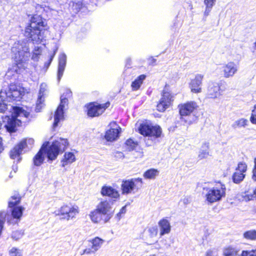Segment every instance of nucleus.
Returning <instances> with one entry per match:
<instances>
[{
    "label": "nucleus",
    "instance_id": "nucleus-1",
    "mask_svg": "<svg viewBox=\"0 0 256 256\" xmlns=\"http://www.w3.org/2000/svg\"><path fill=\"white\" fill-rule=\"evenodd\" d=\"M68 146L67 140L64 138H60L59 140L55 141L48 149H46V146L44 144L34 158V164L36 166H40L44 160L46 153L49 160H54L59 152L64 150Z\"/></svg>",
    "mask_w": 256,
    "mask_h": 256
},
{
    "label": "nucleus",
    "instance_id": "nucleus-2",
    "mask_svg": "<svg viewBox=\"0 0 256 256\" xmlns=\"http://www.w3.org/2000/svg\"><path fill=\"white\" fill-rule=\"evenodd\" d=\"M12 52L17 67L24 70L30 56L28 40H24L15 42L12 48Z\"/></svg>",
    "mask_w": 256,
    "mask_h": 256
},
{
    "label": "nucleus",
    "instance_id": "nucleus-3",
    "mask_svg": "<svg viewBox=\"0 0 256 256\" xmlns=\"http://www.w3.org/2000/svg\"><path fill=\"white\" fill-rule=\"evenodd\" d=\"M46 24L42 18L38 15L34 16L26 28L24 35L34 44H39L43 38V30Z\"/></svg>",
    "mask_w": 256,
    "mask_h": 256
},
{
    "label": "nucleus",
    "instance_id": "nucleus-4",
    "mask_svg": "<svg viewBox=\"0 0 256 256\" xmlns=\"http://www.w3.org/2000/svg\"><path fill=\"white\" fill-rule=\"evenodd\" d=\"M205 190L206 200L210 204L219 202L226 196V186L220 182H217L214 187L206 188Z\"/></svg>",
    "mask_w": 256,
    "mask_h": 256
},
{
    "label": "nucleus",
    "instance_id": "nucleus-5",
    "mask_svg": "<svg viewBox=\"0 0 256 256\" xmlns=\"http://www.w3.org/2000/svg\"><path fill=\"white\" fill-rule=\"evenodd\" d=\"M198 107L197 104L194 101L188 102L178 106L180 120L184 125L188 126L192 124L190 115Z\"/></svg>",
    "mask_w": 256,
    "mask_h": 256
},
{
    "label": "nucleus",
    "instance_id": "nucleus-6",
    "mask_svg": "<svg viewBox=\"0 0 256 256\" xmlns=\"http://www.w3.org/2000/svg\"><path fill=\"white\" fill-rule=\"evenodd\" d=\"M142 180L141 178L123 180L121 185L122 194H134L142 187Z\"/></svg>",
    "mask_w": 256,
    "mask_h": 256
},
{
    "label": "nucleus",
    "instance_id": "nucleus-7",
    "mask_svg": "<svg viewBox=\"0 0 256 256\" xmlns=\"http://www.w3.org/2000/svg\"><path fill=\"white\" fill-rule=\"evenodd\" d=\"M72 96V92L70 90H66V92L60 97V103L56 111L54 116V128L58 126L60 120L64 119V108L68 106V98Z\"/></svg>",
    "mask_w": 256,
    "mask_h": 256
},
{
    "label": "nucleus",
    "instance_id": "nucleus-8",
    "mask_svg": "<svg viewBox=\"0 0 256 256\" xmlns=\"http://www.w3.org/2000/svg\"><path fill=\"white\" fill-rule=\"evenodd\" d=\"M139 132L144 136H151L156 138L160 136L162 130L158 126H152L148 122L141 124L138 128Z\"/></svg>",
    "mask_w": 256,
    "mask_h": 256
},
{
    "label": "nucleus",
    "instance_id": "nucleus-9",
    "mask_svg": "<svg viewBox=\"0 0 256 256\" xmlns=\"http://www.w3.org/2000/svg\"><path fill=\"white\" fill-rule=\"evenodd\" d=\"M79 212V208L77 206L64 204L58 211V215L62 216V219L69 220L74 218Z\"/></svg>",
    "mask_w": 256,
    "mask_h": 256
},
{
    "label": "nucleus",
    "instance_id": "nucleus-10",
    "mask_svg": "<svg viewBox=\"0 0 256 256\" xmlns=\"http://www.w3.org/2000/svg\"><path fill=\"white\" fill-rule=\"evenodd\" d=\"M8 89V92H2V94L14 100L21 98L25 93V90L24 88L13 84H10Z\"/></svg>",
    "mask_w": 256,
    "mask_h": 256
},
{
    "label": "nucleus",
    "instance_id": "nucleus-11",
    "mask_svg": "<svg viewBox=\"0 0 256 256\" xmlns=\"http://www.w3.org/2000/svg\"><path fill=\"white\" fill-rule=\"evenodd\" d=\"M105 217L104 222L106 223L112 217V205L110 202L104 200H102L97 206L96 209Z\"/></svg>",
    "mask_w": 256,
    "mask_h": 256
},
{
    "label": "nucleus",
    "instance_id": "nucleus-12",
    "mask_svg": "<svg viewBox=\"0 0 256 256\" xmlns=\"http://www.w3.org/2000/svg\"><path fill=\"white\" fill-rule=\"evenodd\" d=\"M238 65L233 62H228L222 65L221 68L222 74L224 78L233 77L238 72Z\"/></svg>",
    "mask_w": 256,
    "mask_h": 256
},
{
    "label": "nucleus",
    "instance_id": "nucleus-13",
    "mask_svg": "<svg viewBox=\"0 0 256 256\" xmlns=\"http://www.w3.org/2000/svg\"><path fill=\"white\" fill-rule=\"evenodd\" d=\"M110 104L109 102L104 104H90L88 106V115L91 117L98 116L104 112Z\"/></svg>",
    "mask_w": 256,
    "mask_h": 256
},
{
    "label": "nucleus",
    "instance_id": "nucleus-14",
    "mask_svg": "<svg viewBox=\"0 0 256 256\" xmlns=\"http://www.w3.org/2000/svg\"><path fill=\"white\" fill-rule=\"evenodd\" d=\"M172 96L166 90H163L162 98L157 105V110L160 112H164L170 104Z\"/></svg>",
    "mask_w": 256,
    "mask_h": 256
},
{
    "label": "nucleus",
    "instance_id": "nucleus-15",
    "mask_svg": "<svg viewBox=\"0 0 256 256\" xmlns=\"http://www.w3.org/2000/svg\"><path fill=\"white\" fill-rule=\"evenodd\" d=\"M204 76L197 74L194 78L192 79L190 83V88L193 93L198 94L202 92V84Z\"/></svg>",
    "mask_w": 256,
    "mask_h": 256
},
{
    "label": "nucleus",
    "instance_id": "nucleus-16",
    "mask_svg": "<svg viewBox=\"0 0 256 256\" xmlns=\"http://www.w3.org/2000/svg\"><path fill=\"white\" fill-rule=\"evenodd\" d=\"M207 96L210 98H216L222 95V92L219 84L212 82L208 84L207 90Z\"/></svg>",
    "mask_w": 256,
    "mask_h": 256
},
{
    "label": "nucleus",
    "instance_id": "nucleus-17",
    "mask_svg": "<svg viewBox=\"0 0 256 256\" xmlns=\"http://www.w3.org/2000/svg\"><path fill=\"white\" fill-rule=\"evenodd\" d=\"M22 120H19L14 116L12 113L11 117H7V123L5 125V127L9 132H14L16 130L17 126L21 124Z\"/></svg>",
    "mask_w": 256,
    "mask_h": 256
},
{
    "label": "nucleus",
    "instance_id": "nucleus-18",
    "mask_svg": "<svg viewBox=\"0 0 256 256\" xmlns=\"http://www.w3.org/2000/svg\"><path fill=\"white\" fill-rule=\"evenodd\" d=\"M110 126L112 127H113V128H110L106 131L105 138L108 141L112 142L118 138L120 132L119 129H120V128L117 126L115 122H112Z\"/></svg>",
    "mask_w": 256,
    "mask_h": 256
},
{
    "label": "nucleus",
    "instance_id": "nucleus-19",
    "mask_svg": "<svg viewBox=\"0 0 256 256\" xmlns=\"http://www.w3.org/2000/svg\"><path fill=\"white\" fill-rule=\"evenodd\" d=\"M100 193L103 196H108L112 198H117L120 196L118 191L109 186H102Z\"/></svg>",
    "mask_w": 256,
    "mask_h": 256
},
{
    "label": "nucleus",
    "instance_id": "nucleus-20",
    "mask_svg": "<svg viewBox=\"0 0 256 256\" xmlns=\"http://www.w3.org/2000/svg\"><path fill=\"white\" fill-rule=\"evenodd\" d=\"M47 85L44 84H42L40 86V89L39 91V94L38 99L37 100L36 106V110L38 112H40V109L42 107L41 106L42 104V102H44V98L43 96L46 94L45 92L46 90Z\"/></svg>",
    "mask_w": 256,
    "mask_h": 256
},
{
    "label": "nucleus",
    "instance_id": "nucleus-21",
    "mask_svg": "<svg viewBox=\"0 0 256 256\" xmlns=\"http://www.w3.org/2000/svg\"><path fill=\"white\" fill-rule=\"evenodd\" d=\"M66 62V56L65 54L62 53L59 56L58 68V80L63 75Z\"/></svg>",
    "mask_w": 256,
    "mask_h": 256
},
{
    "label": "nucleus",
    "instance_id": "nucleus-22",
    "mask_svg": "<svg viewBox=\"0 0 256 256\" xmlns=\"http://www.w3.org/2000/svg\"><path fill=\"white\" fill-rule=\"evenodd\" d=\"M210 156V152L209 144L208 142H204L202 144L198 152V158L202 160L208 158Z\"/></svg>",
    "mask_w": 256,
    "mask_h": 256
},
{
    "label": "nucleus",
    "instance_id": "nucleus-23",
    "mask_svg": "<svg viewBox=\"0 0 256 256\" xmlns=\"http://www.w3.org/2000/svg\"><path fill=\"white\" fill-rule=\"evenodd\" d=\"M10 109L12 110V114H14V116L16 117L17 118H20V120H22V118H28L30 116V113L24 110H23L22 108H19V107H12L10 106Z\"/></svg>",
    "mask_w": 256,
    "mask_h": 256
},
{
    "label": "nucleus",
    "instance_id": "nucleus-24",
    "mask_svg": "<svg viewBox=\"0 0 256 256\" xmlns=\"http://www.w3.org/2000/svg\"><path fill=\"white\" fill-rule=\"evenodd\" d=\"M24 148L22 147L20 144L16 145L10 152V156L12 159L18 158V161L20 160V155L24 151Z\"/></svg>",
    "mask_w": 256,
    "mask_h": 256
},
{
    "label": "nucleus",
    "instance_id": "nucleus-25",
    "mask_svg": "<svg viewBox=\"0 0 256 256\" xmlns=\"http://www.w3.org/2000/svg\"><path fill=\"white\" fill-rule=\"evenodd\" d=\"M75 160L76 157L72 152H66L64 156V158L62 161V166L64 167L74 162Z\"/></svg>",
    "mask_w": 256,
    "mask_h": 256
},
{
    "label": "nucleus",
    "instance_id": "nucleus-26",
    "mask_svg": "<svg viewBox=\"0 0 256 256\" xmlns=\"http://www.w3.org/2000/svg\"><path fill=\"white\" fill-rule=\"evenodd\" d=\"M146 76L144 74H142L138 76L131 84V87L132 90H137L140 88Z\"/></svg>",
    "mask_w": 256,
    "mask_h": 256
},
{
    "label": "nucleus",
    "instance_id": "nucleus-27",
    "mask_svg": "<svg viewBox=\"0 0 256 256\" xmlns=\"http://www.w3.org/2000/svg\"><path fill=\"white\" fill-rule=\"evenodd\" d=\"M248 120L247 119L241 118L236 120L232 124V127L234 129L240 128H245L246 126H248Z\"/></svg>",
    "mask_w": 256,
    "mask_h": 256
},
{
    "label": "nucleus",
    "instance_id": "nucleus-28",
    "mask_svg": "<svg viewBox=\"0 0 256 256\" xmlns=\"http://www.w3.org/2000/svg\"><path fill=\"white\" fill-rule=\"evenodd\" d=\"M102 216L103 215L96 210L92 212L90 214V219L94 223L104 222V220L102 222Z\"/></svg>",
    "mask_w": 256,
    "mask_h": 256
},
{
    "label": "nucleus",
    "instance_id": "nucleus-29",
    "mask_svg": "<svg viewBox=\"0 0 256 256\" xmlns=\"http://www.w3.org/2000/svg\"><path fill=\"white\" fill-rule=\"evenodd\" d=\"M90 242L92 244V246L94 251L96 252L101 248L104 240L98 237H96L90 240Z\"/></svg>",
    "mask_w": 256,
    "mask_h": 256
},
{
    "label": "nucleus",
    "instance_id": "nucleus-30",
    "mask_svg": "<svg viewBox=\"0 0 256 256\" xmlns=\"http://www.w3.org/2000/svg\"><path fill=\"white\" fill-rule=\"evenodd\" d=\"M19 144L24 148V151H26L32 148L34 144V140L31 138H26L22 140Z\"/></svg>",
    "mask_w": 256,
    "mask_h": 256
},
{
    "label": "nucleus",
    "instance_id": "nucleus-31",
    "mask_svg": "<svg viewBox=\"0 0 256 256\" xmlns=\"http://www.w3.org/2000/svg\"><path fill=\"white\" fill-rule=\"evenodd\" d=\"M240 250L235 248L228 246L224 248L223 254L224 256H236L239 255Z\"/></svg>",
    "mask_w": 256,
    "mask_h": 256
},
{
    "label": "nucleus",
    "instance_id": "nucleus-32",
    "mask_svg": "<svg viewBox=\"0 0 256 256\" xmlns=\"http://www.w3.org/2000/svg\"><path fill=\"white\" fill-rule=\"evenodd\" d=\"M243 198L246 202L256 200V188L254 190H249L246 192Z\"/></svg>",
    "mask_w": 256,
    "mask_h": 256
},
{
    "label": "nucleus",
    "instance_id": "nucleus-33",
    "mask_svg": "<svg viewBox=\"0 0 256 256\" xmlns=\"http://www.w3.org/2000/svg\"><path fill=\"white\" fill-rule=\"evenodd\" d=\"M159 174L158 170L154 168H150L146 170L143 174L144 177L147 179H154Z\"/></svg>",
    "mask_w": 256,
    "mask_h": 256
},
{
    "label": "nucleus",
    "instance_id": "nucleus-34",
    "mask_svg": "<svg viewBox=\"0 0 256 256\" xmlns=\"http://www.w3.org/2000/svg\"><path fill=\"white\" fill-rule=\"evenodd\" d=\"M216 0H204V2L206 6L204 15L207 16L209 14Z\"/></svg>",
    "mask_w": 256,
    "mask_h": 256
},
{
    "label": "nucleus",
    "instance_id": "nucleus-35",
    "mask_svg": "<svg viewBox=\"0 0 256 256\" xmlns=\"http://www.w3.org/2000/svg\"><path fill=\"white\" fill-rule=\"evenodd\" d=\"M23 208L22 207L16 206L14 208L12 211V216L14 218L16 219L15 222H18V220L20 218L22 215Z\"/></svg>",
    "mask_w": 256,
    "mask_h": 256
},
{
    "label": "nucleus",
    "instance_id": "nucleus-36",
    "mask_svg": "<svg viewBox=\"0 0 256 256\" xmlns=\"http://www.w3.org/2000/svg\"><path fill=\"white\" fill-rule=\"evenodd\" d=\"M244 178V175L243 173L236 170L232 176L233 181L236 184L240 183L242 182Z\"/></svg>",
    "mask_w": 256,
    "mask_h": 256
},
{
    "label": "nucleus",
    "instance_id": "nucleus-37",
    "mask_svg": "<svg viewBox=\"0 0 256 256\" xmlns=\"http://www.w3.org/2000/svg\"><path fill=\"white\" fill-rule=\"evenodd\" d=\"M10 256H22V250L16 247H12L8 250Z\"/></svg>",
    "mask_w": 256,
    "mask_h": 256
},
{
    "label": "nucleus",
    "instance_id": "nucleus-38",
    "mask_svg": "<svg viewBox=\"0 0 256 256\" xmlns=\"http://www.w3.org/2000/svg\"><path fill=\"white\" fill-rule=\"evenodd\" d=\"M244 236L248 240H256V230H250L246 232L244 234Z\"/></svg>",
    "mask_w": 256,
    "mask_h": 256
},
{
    "label": "nucleus",
    "instance_id": "nucleus-39",
    "mask_svg": "<svg viewBox=\"0 0 256 256\" xmlns=\"http://www.w3.org/2000/svg\"><path fill=\"white\" fill-rule=\"evenodd\" d=\"M4 94L2 92H1L0 93V112H4L8 108V106L4 102Z\"/></svg>",
    "mask_w": 256,
    "mask_h": 256
},
{
    "label": "nucleus",
    "instance_id": "nucleus-40",
    "mask_svg": "<svg viewBox=\"0 0 256 256\" xmlns=\"http://www.w3.org/2000/svg\"><path fill=\"white\" fill-rule=\"evenodd\" d=\"M20 201V197L18 194H15L12 196L10 200L8 202V206L12 208L17 205Z\"/></svg>",
    "mask_w": 256,
    "mask_h": 256
},
{
    "label": "nucleus",
    "instance_id": "nucleus-41",
    "mask_svg": "<svg viewBox=\"0 0 256 256\" xmlns=\"http://www.w3.org/2000/svg\"><path fill=\"white\" fill-rule=\"evenodd\" d=\"M158 227L160 230V236H163L164 234H168L170 232V225H158Z\"/></svg>",
    "mask_w": 256,
    "mask_h": 256
},
{
    "label": "nucleus",
    "instance_id": "nucleus-42",
    "mask_svg": "<svg viewBox=\"0 0 256 256\" xmlns=\"http://www.w3.org/2000/svg\"><path fill=\"white\" fill-rule=\"evenodd\" d=\"M126 149L130 151L135 148L137 146V143L134 142L132 140L129 139L126 141Z\"/></svg>",
    "mask_w": 256,
    "mask_h": 256
},
{
    "label": "nucleus",
    "instance_id": "nucleus-43",
    "mask_svg": "<svg viewBox=\"0 0 256 256\" xmlns=\"http://www.w3.org/2000/svg\"><path fill=\"white\" fill-rule=\"evenodd\" d=\"M24 234L23 230H16L12 232V238L16 240L20 239Z\"/></svg>",
    "mask_w": 256,
    "mask_h": 256
},
{
    "label": "nucleus",
    "instance_id": "nucleus-44",
    "mask_svg": "<svg viewBox=\"0 0 256 256\" xmlns=\"http://www.w3.org/2000/svg\"><path fill=\"white\" fill-rule=\"evenodd\" d=\"M148 232L150 238H156L158 232V226H156L152 227L148 230Z\"/></svg>",
    "mask_w": 256,
    "mask_h": 256
},
{
    "label": "nucleus",
    "instance_id": "nucleus-45",
    "mask_svg": "<svg viewBox=\"0 0 256 256\" xmlns=\"http://www.w3.org/2000/svg\"><path fill=\"white\" fill-rule=\"evenodd\" d=\"M241 256H256V248L251 250H242Z\"/></svg>",
    "mask_w": 256,
    "mask_h": 256
},
{
    "label": "nucleus",
    "instance_id": "nucleus-46",
    "mask_svg": "<svg viewBox=\"0 0 256 256\" xmlns=\"http://www.w3.org/2000/svg\"><path fill=\"white\" fill-rule=\"evenodd\" d=\"M10 216L6 213L2 212L0 213V224H4L6 220H8Z\"/></svg>",
    "mask_w": 256,
    "mask_h": 256
},
{
    "label": "nucleus",
    "instance_id": "nucleus-47",
    "mask_svg": "<svg viewBox=\"0 0 256 256\" xmlns=\"http://www.w3.org/2000/svg\"><path fill=\"white\" fill-rule=\"evenodd\" d=\"M250 121L252 124H256V104L254 106V109L252 112Z\"/></svg>",
    "mask_w": 256,
    "mask_h": 256
},
{
    "label": "nucleus",
    "instance_id": "nucleus-48",
    "mask_svg": "<svg viewBox=\"0 0 256 256\" xmlns=\"http://www.w3.org/2000/svg\"><path fill=\"white\" fill-rule=\"evenodd\" d=\"M246 170V165L245 164L240 163L238 165V168L236 170V171L244 173Z\"/></svg>",
    "mask_w": 256,
    "mask_h": 256
},
{
    "label": "nucleus",
    "instance_id": "nucleus-49",
    "mask_svg": "<svg viewBox=\"0 0 256 256\" xmlns=\"http://www.w3.org/2000/svg\"><path fill=\"white\" fill-rule=\"evenodd\" d=\"M41 52V50L40 48L39 47H35L34 50V54L32 56V59L36 60L37 59L38 56L40 54V53Z\"/></svg>",
    "mask_w": 256,
    "mask_h": 256
},
{
    "label": "nucleus",
    "instance_id": "nucleus-50",
    "mask_svg": "<svg viewBox=\"0 0 256 256\" xmlns=\"http://www.w3.org/2000/svg\"><path fill=\"white\" fill-rule=\"evenodd\" d=\"M191 201V198L190 196H186L181 199V202H182L184 204L186 205L190 203Z\"/></svg>",
    "mask_w": 256,
    "mask_h": 256
},
{
    "label": "nucleus",
    "instance_id": "nucleus-51",
    "mask_svg": "<svg viewBox=\"0 0 256 256\" xmlns=\"http://www.w3.org/2000/svg\"><path fill=\"white\" fill-rule=\"evenodd\" d=\"M96 252V251H94V249L92 248V246L91 248H86L84 250V252H86V254H94Z\"/></svg>",
    "mask_w": 256,
    "mask_h": 256
},
{
    "label": "nucleus",
    "instance_id": "nucleus-52",
    "mask_svg": "<svg viewBox=\"0 0 256 256\" xmlns=\"http://www.w3.org/2000/svg\"><path fill=\"white\" fill-rule=\"evenodd\" d=\"M126 212V206H123L120 210V212L117 214L118 219H120V216L122 214H124Z\"/></svg>",
    "mask_w": 256,
    "mask_h": 256
},
{
    "label": "nucleus",
    "instance_id": "nucleus-53",
    "mask_svg": "<svg viewBox=\"0 0 256 256\" xmlns=\"http://www.w3.org/2000/svg\"><path fill=\"white\" fill-rule=\"evenodd\" d=\"M114 156L117 158H124V154L120 152H116L115 153Z\"/></svg>",
    "mask_w": 256,
    "mask_h": 256
},
{
    "label": "nucleus",
    "instance_id": "nucleus-54",
    "mask_svg": "<svg viewBox=\"0 0 256 256\" xmlns=\"http://www.w3.org/2000/svg\"><path fill=\"white\" fill-rule=\"evenodd\" d=\"M159 224H170V220H168V218H164L162 220H161L158 223Z\"/></svg>",
    "mask_w": 256,
    "mask_h": 256
},
{
    "label": "nucleus",
    "instance_id": "nucleus-55",
    "mask_svg": "<svg viewBox=\"0 0 256 256\" xmlns=\"http://www.w3.org/2000/svg\"><path fill=\"white\" fill-rule=\"evenodd\" d=\"M214 251L212 250H208L206 254V256H214Z\"/></svg>",
    "mask_w": 256,
    "mask_h": 256
},
{
    "label": "nucleus",
    "instance_id": "nucleus-56",
    "mask_svg": "<svg viewBox=\"0 0 256 256\" xmlns=\"http://www.w3.org/2000/svg\"><path fill=\"white\" fill-rule=\"evenodd\" d=\"M252 179L256 181V169L253 170Z\"/></svg>",
    "mask_w": 256,
    "mask_h": 256
},
{
    "label": "nucleus",
    "instance_id": "nucleus-57",
    "mask_svg": "<svg viewBox=\"0 0 256 256\" xmlns=\"http://www.w3.org/2000/svg\"><path fill=\"white\" fill-rule=\"evenodd\" d=\"M0 2L3 4H5L6 3L8 2V0H0Z\"/></svg>",
    "mask_w": 256,
    "mask_h": 256
},
{
    "label": "nucleus",
    "instance_id": "nucleus-58",
    "mask_svg": "<svg viewBox=\"0 0 256 256\" xmlns=\"http://www.w3.org/2000/svg\"><path fill=\"white\" fill-rule=\"evenodd\" d=\"M157 242V240L156 238L154 239L153 240H152V241H150L149 242H148V244H152V243L154 242Z\"/></svg>",
    "mask_w": 256,
    "mask_h": 256
},
{
    "label": "nucleus",
    "instance_id": "nucleus-59",
    "mask_svg": "<svg viewBox=\"0 0 256 256\" xmlns=\"http://www.w3.org/2000/svg\"><path fill=\"white\" fill-rule=\"evenodd\" d=\"M254 169H256V158L254 159Z\"/></svg>",
    "mask_w": 256,
    "mask_h": 256
},
{
    "label": "nucleus",
    "instance_id": "nucleus-60",
    "mask_svg": "<svg viewBox=\"0 0 256 256\" xmlns=\"http://www.w3.org/2000/svg\"><path fill=\"white\" fill-rule=\"evenodd\" d=\"M84 254H86V252H84V250L80 253L81 255H84Z\"/></svg>",
    "mask_w": 256,
    "mask_h": 256
},
{
    "label": "nucleus",
    "instance_id": "nucleus-61",
    "mask_svg": "<svg viewBox=\"0 0 256 256\" xmlns=\"http://www.w3.org/2000/svg\"><path fill=\"white\" fill-rule=\"evenodd\" d=\"M52 58L50 60V62L52 61Z\"/></svg>",
    "mask_w": 256,
    "mask_h": 256
}]
</instances>
